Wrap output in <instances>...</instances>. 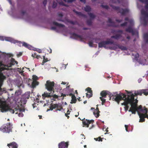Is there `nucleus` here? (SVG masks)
<instances>
[{"mask_svg": "<svg viewBox=\"0 0 148 148\" xmlns=\"http://www.w3.org/2000/svg\"><path fill=\"white\" fill-rule=\"evenodd\" d=\"M5 37L3 36H0V40L3 41L4 40Z\"/></svg>", "mask_w": 148, "mask_h": 148, "instance_id": "nucleus-57", "label": "nucleus"}, {"mask_svg": "<svg viewBox=\"0 0 148 148\" xmlns=\"http://www.w3.org/2000/svg\"><path fill=\"white\" fill-rule=\"evenodd\" d=\"M58 16L59 17H62L63 16V15L62 13H59L58 14Z\"/></svg>", "mask_w": 148, "mask_h": 148, "instance_id": "nucleus-59", "label": "nucleus"}, {"mask_svg": "<svg viewBox=\"0 0 148 148\" xmlns=\"http://www.w3.org/2000/svg\"><path fill=\"white\" fill-rule=\"evenodd\" d=\"M100 95L101 96L99 98L102 101L101 104L102 105H103L106 101V99H105V98L106 97L107 95H108L110 98V100H111L112 97L113 96V95L107 90L102 91L101 92Z\"/></svg>", "mask_w": 148, "mask_h": 148, "instance_id": "nucleus-3", "label": "nucleus"}, {"mask_svg": "<svg viewBox=\"0 0 148 148\" xmlns=\"http://www.w3.org/2000/svg\"><path fill=\"white\" fill-rule=\"evenodd\" d=\"M57 3L55 2V1H54L53 2V3L52 6V8H56L57 6Z\"/></svg>", "mask_w": 148, "mask_h": 148, "instance_id": "nucleus-44", "label": "nucleus"}, {"mask_svg": "<svg viewBox=\"0 0 148 148\" xmlns=\"http://www.w3.org/2000/svg\"><path fill=\"white\" fill-rule=\"evenodd\" d=\"M47 62V61H45V60L44 59V60H43V61L42 62V65H44V63L46 62Z\"/></svg>", "mask_w": 148, "mask_h": 148, "instance_id": "nucleus-62", "label": "nucleus"}, {"mask_svg": "<svg viewBox=\"0 0 148 148\" xmlns=\"http://www.w3.org/2000/svg\"><path fill=\"white\" fill-rule=\"evenodd\" d=\"M138 113L140 118L139 122H142L145 121V114L140 113L139 111H138Z\"/></svg>", "mask_w": 148, "mask_h": 148, "instance_id": "nucleus-20", "label": "nucleus"}, {"mask_svg": "<svg viewBox=\"0 0 148 148\" xmlns=\"http://www.w3.org/2000/svg\"><path fill=\"white\" fill-rule=\"evenodd\" d=\"M125 130H126V131L127 132H129V131L128 130V129H127L128 125H125Z\"/></svg>", "mask_w": 148, "mask_h": 148, "instance_id": "nucleus-58", "label": "nucleus"}, {"mask_svg": "<svg viewBox=\"0 0 148 148\" xmlns=\"http://www.w3.org/2000/svg\"><path fill=\"white\" fill-rule=\"evenodd\" d=\"M92 93H90L89 94H88V93L86 94V96L88 98H90L92 96Z\"/></svg>", "mask_w": 148, "mask_h": 148, "instance_id": "nucleus-47", "label": "nucleus"}, {"mask_svg": "<svg viewBox=\"0 0 148 148\" xmlns=\"http://www.w3.org/2000/svg\"><path fill=\"white\" fill-rule=\"evenodd\" d=\"M38 77L36 75H33L32 76L33 81H37V80L38 79Z\"/></svg>", "mask_w": 148, "mask_h": 148, "instance_id": "nucleus-42", "label": "nucleus"}, {"mask_svg": "<svg viewBox=\"0 0 148 148\" xmlns=\"http://www.w3.org/2000/svg\"><path fill=\"white\" fill-rule=\"evenodd\" d=\"M86 90L89 93H92V90H91V89L90 87H88L86 89Z\"/></svg>", "mask_w": 148, "mask_h": 148, "instance_id": "nucleus-41", "label": "nucleus"}, {"mask_svg": "<svg viewBox=\"0 0 148 148\" xmlns=\"http://www.w3.org/2000/svg\"><path fill=\"white\" fill-rule=\"evenodd\" d=\"M116 32H117V33H121V34H122L123 33V31L122 30H117V31H116Z\"/></svg>", "mask_w": 148, "mask_h": 148, "instance_id": "nucleus-55", "label": "nucleus"}, {"mask_svg": "<svg viewBox=\"0 0 148 148\" xmlns=\"http://www.w3.org/2000/svg\"><path fill=\"white\" fill-rule=\"evenodd\" d=\"M94 120H84L82 121L83 124V126H86L88 127L89 124L90 123H92L94 122Z\"/></svg>", "mask_w": 148, "mask_h": 148, "instance_id": "nucleus-17", "label": "nucleus"}, {"mask_svg": "<svg viewBox=\"0 0 148 148\" xmlns=\"http://www.w3.org/2000/svg\"><path fill=\"white\" fill-rule=\"evenodd\" d=\"M101 6L106 9H108L109 8L108 6L107 5H103L101 4Z\"/></svg>", "mask_w": 148, "mask_h": 148, "instance_id": "nucleus-43", "label": "nucleus"}, {"mask_svg": "<svg viewBox=\"0 0 148 148\" xmlns=\"http://www.w3.org/2000/svg\"><path fill=\"white\" fill-rule=\"evenodd\" d=\"M52 92H50V93H47V92H44V93L42 94V98L45 97H52V95H53V93L52 94Z\"/></svg>", "mask_w": 148, "mask_h": 148, "instance_id": "nucleus-23", "label": "nucleus"}, {"mask_svg": "<svg viewBox=\"0 0 148 148\" xmlns=\"http://www.w3.org/2000/svg\"><path fill=\"white\" fill-rule=\"evenodd\" d=\"M119 49H121L122 50H127V48L124 46L120 45L119 44L115 45Z\"/></svg>", "mask_w": 148, "mask_h": 148, "instance_id": "nucleus-30", "label": "nucleus"}, {"mask_svg": "<svg viewBox=\"0 0 148 148\" xmlns=\"http://www.w3.org/2000/svg\"><path fill=\"white\" fill-rule=\"evenodd\" d=\"M121 36L120 34H117L115 35L112 36H111V38H113L116 40L119 39Z\"/></svg>", "mask_w": 148, "mask_h": 148, "instance_id": "nucleus-34", "label": "nucleus"}, {"mask_svg": "<svg viewBox=\"0 0 148 148\" xmlns=\"http://www.w3.org/2000/svg\"><path fill=\"white\" fill-rule=\"evenodd\" d=\"M17 111L16 112V114L17 113L18 111L19 112V113L18 114V116L19 117H22L23 116V114L22 112H24L25 111V110L24 109H15V111Z\"/></svg>", "mask_w": 148, "mask_h": 148, "instance_id": "nucleus-22", "label": "nucleus"}, {"mask_svg": "<svg viewBox=\"0 0 148 148\" xmlns=\"http://www.w3.org/2000/svg\"><path fill=\"white\" fill-rule=\"evenodd\" d=\"M147 90H141L135 91L134 92V96H137L138 95L141 96L143 93L145 95L147 96L148 95V93L146 92Z\"/></svg>", "mask_w": 148, "mask_h": 148, "instance_id": "nucleus-11", "label": "nucleus"}, {"mask_svg": "<svg viewBox=\"0 0 148 148\" xmlns=\"http://www.w3.org/2000/svg\"><path fill=\"white\" fill-rule=\"evenodd\" d=\"M99 112L94 111L93 113V114L95 116V117L96 118H97L99 116Z\"/></svg>", "mask_w": 148, "mask_h": 148, "instance_id": "nucleus-40", "label": "nucleus"}, {"mask_svg": "<svg viewBox=\"0 0 148 148\" xmlns=\"http://www.w3.org/2000/svg\"><path fill=\"white\" fill-rule=\"evenodd\" d=\"M53 24L54 25H55L60 27H65L64 25L61 24L59 23H58L55 21H54L53 22Z\"/></svg>", "mask_w": 148, "mask_h": 148, "instance_id": "nucleus-33", "label": "nucleus"}, {"mask_svg": "<svg viewBox=\"0 0 148 148\" xmlns=\"http://www.w3.org/2000/svg\"><path fill=\"white\" fill-rule=\"evenodd\" d=\"M4 40L7 41H10L14 43V42L17 41L13 40L11 38L9 37H5Z\"/></svg>", "mask_w": 148, "mask_h": 148, "instance_id": "nucleus-36", "label": "nucleus"}, {"mask_svg": "<svg viewBox=\"0 0 148 148\" xmlns=\"http://www.w3.org/2000/svg\"><path fill=\"white\" fill-rule=\"evenodd\" d=\"M73 11L77 15L79 16H85L84 14H82L81 12H77L75 10H73Z\"/></svg>", "mask_w": 148, "mask_h": 148, "instance_id": "nucleus-37", "label": "nucleus"}, {"mask_svg": "<svg viewBox=\"0 0 148 148\" xmlns=\"http://www.w3.org/2000/svg\"><path fill=\"white\" fill-rule=\"evenodd\" d=\"M80 1L84 3H85L86 2L85 0H80Z\"/></svg>", "mask_w": 148, "mask_h": 148, "instance_id": "nucleus-64", "label": "nucleus"}, {"mask_svg": "<svg viewBox=\"0 0 148 148\" xmlns=\"http://www.w3.org/2000/svg\"><path fill=\"white\" fill-rule=\"evenodd\" d=\"M61 108L60 106L57 104H53L51 103L50 105V109L51 110L53 109H55L56 110H60V109Z\"/></svg>", "mask_w": 148, "mask_h": 148, "instance_id": "nucleus-13", "label": "nucleus"}, {"mask_svg": "<svg viewBox=\"0 0 148 148\" xmlns=\"http://www.w3.org/2000/svg\"><path fill=\"white\" fill-rule=\"evenodd\" d=\"M87 23L88 25H90L92 24V22L90 20H88L87 21Z\"/></svg>", "mask_w": 148, "mask_h": 148, "instance_id": "nucleus-45", "label": "nucleus"}, {"mask_svg": "<svg viewBox=\"0 0 148 148\" xmlns=\"http://www.w3.org/2000/svg\"><path fill=\"white\" fill-rule=\"evenodd\" d=\"M102 139L101 138V137H98V141H102Z\"/></svg>", "mask_w": 148, "mask_h": 148, "instance_id": "nucleus-61", "label": "nucleus"}, {"mask_svg": "<svg viewBox=\"0 0 148 148\" xmlns=\"http://www.w3.org/2000/svg\"><path fill=\"white\" fill-rule=\"evenodd\" d=\"M143 3H144L145 4V8L147 10H148V0H139Z\"/></svg>", "mask_w": 148, "mask_h": 148, "instance_id": "nucleus-27", "label": "nucleus"}, {"mask_svg": "<svg viewBox=\"0 0 148 148\" xmlns=\"http://www.w3.org/2000/svg\"><path fill=\"white\" fill-rule=\"evenodd\" d=\"M136 108V103H132V104L131 107L129 110V111L131 112L132 114H135L136 111L137 112L138 111H139L137 110Z\"/></svg>", "mask_w": 148, "mask_h": 148, "instance_id": "nucleus-12", "label": "nucleus"}, {"mask_svg": "<svg viewBox=\"0 0 148 148\" xmlns=\"http://www.w3.org/2000/svg\"><path fill=\"white\" fill-rule=\"evenodd\" d=\"M12 125L10 123L4 124L0 128L1 131L3 132L9 133L12 132Z\"/></svg>", "mask_w": 148, "mask_h": 148, "instance_id": "nucleus-4", "label": "nucleus"}, {"mask_svg": "<svg viewBox=\"0 0 148 148\" xmlns=\"http://www.w3.org/2000/svg\"><path fill=\"white\" fill-rule=\"evenodd\" d=\"M37 51L39 53H41L42 52V50L40 49H38L37 50Z\"/></svg>", "mask_w": 148, "mask_h": 148, "instance_id": "nucleus-63", "label": "nucleus"}, {"mask_svg": "<svg viewBox=\"0 0 148 148\" xmlns=\"http://www.w3.org/2000/svg\"><path fill=\"white\" fill-rule=\"evenodd\" d=\"M141 14L144 16L143 19V25L144 26H146L148 21V11L142 9L141 10Z\"/></svg>", "mask_w": 148, "mask_h": 148, "instance_id": "nucleus-8", "label": "nucleus"}, {"mask_svg": "<svg viewBox=\"0 0 148 148\" xmlns=\"http://www.w3.org/2000/svg\"><path fill=\"white\" fill-rule=\"evenodd\" d=\"M139 54L138 53H137L135 55V58L136 59H137L139 57Z\"/></svg>", "mask_w": 148, "mask_h": 148, "instance_id": "nucleus-54", "label": "nucleus"}, {"mask_svg": "<svg viewBox=\"0 0 148 148\" xmlns=\"http://www.w3.org/2000/svg\"><path fill=\"white\" fill-rule=\"evenodd\" d=\"M43 3L44 5V6H45L47 3V0H44L43 2Z\"/></svg>", "mask_w": 148, "mask_h": 148, "instance_id": "nucleus-56", "label": "nucleus"}, {"mask_svg": "<svg viewBox=\"0 0 148 148\" xmlns=\"http://www.w3.org/2000/svg\"><path fill=\"white\" fill-rule=\"evenodd\" d=\"M110 6L113 9L117 10L118 11V13H120L122 15H125L129 12V10L127 8H121L119 7L116 6L112 5H111Z\"/></svg>", "mask_w": 148, "mask_h": 148, "instance_id": "nucleus-7", "label": "nucleus"}, {"mask_svg": "<svg viewBox=\"0 0 148 148\" xmlns=\"http://www.w3.org/2000/svg\"><path fill=\"white\" fill-rule=\"evenodd\" d=\"M109 48L110 49H112V50H115L116 49V48L114 47H110Z\"/></svg>", "mask_w": 148, "mask_h": 148, "instance_id": "nucleus-60", "label": "nucleus"}, {"mask_svg": "<svg viewBox=\"0 0 148 148\" xmlns=\"http://www.w3.org/2000/svg\"><path fill=\"white\" fill-rule=\"evenodd\" d=\"M91 8L90 6L87 5L84 8V10L86 12H89L91 11Z\"/></svg>", "mask_w": 148, "mask_h": 148, "instance_id": "nucleus-35", "label": "nucleus"}, {"mask_svg": "<svg viewBox=\"0 0 148 148\" xmlns=\"http://www.w3.org/2000/svg\"><path fill=\"white\" fill-rule=\"evenodd\" d=\"M23 53L22 52H20L18 53L17 54L16 56L17 57H19L21 56L22 55Z\"/></svg>", "mask_w": 148, "mask_h": 148, "instance_id": "nucleus-50", "label": "nucleus"}, {"mask_svg": "<svg viewBox=\"0 0 148 148\" xmlns=\"http://www.w3.org/2000/svg\"><path fill=\"white\" fill-rule=\"evenodd\" d=\"M7 146L9 148H18V144L14 142H13L10 143L8 144Z\"/></svg>", "mask_w": 148, "mask_h": 148, "instance_id": "nucleus-19", "label": "nucleus"}, {"mask_svg": "<svg viewBox=\"0 0 148 148\" xmlns=\"http://www.w3.org/2000/svg\"><path fill=\"white\" fill-rule=\"evenodd\" d=\"M39 84V82L37 81H33L32 84L31 85V87L32 88H34L36 86Z\"/></svg>", "mask_w": 148, "mask_h": 148, "instance_id": "nucleus-32", "label": "nucleus"}, {"mask_svg": "<svg viewBox=\"0 0 148 148\" xmlns=\"http://www.w3.org/2000/svg\"><path fill=\"white\" fill-rule=\"evenodd\" d=\"M88 14L92 19H94L96 17V16L91 13H88Z\"/></svg>", "mask_w": 148, "mask_h": 148, "instance_id": "nucleus-39", "label": "nucleus"}, {"mask_svg": "<svg viewBox=\"0 0 148 148\" xmlns=\"http://www.w3.org/2000/svg\"><path fill=\"white\" fill-rule=\"evenodd\" d=\"M93 42L92 41H89L88 42V44L89 46L90 47H93Z\"/></svg>", "mask_w": 148, "mask_h": 148, "instance_id": "nucleus-48", "label": "nucleus"}, {"mask_svg": "<svg viewBox=\"0 0 148 148\" xmlns=\"http://www.w3.org/2000/svg\"><path fill=\"white\" fill-rule=\"evenodd\" d=\"M72 37L74 39H79L80 40L82 41L83 38L82 36L78 35L75 33H73L71 34Z\"/></svg>", "mask_w": 148, "mask_h": 148, "instance_id": "nucleus-18", "label": "nucleus"}, {"mask_svg": "<svg viewBox=\"0 0 148 148\" xmlns=\"http://www.w3.org/2000/svg\"><path fill=\"white\" fill-rule=\"evenodd\" d=\"M18 43L19 45L21 44H22V46L25 47L26 48H28L29 49H31L32 48L31 46L27 44L25 42H22L20 41H16L15 42H14V43Z\"/></svg>", "mask_w": 148, "mask_h": 148, "instance_id": "nucleus-16", "label": "nucleus"}, {"mask_svg": "<svg viewBox=\"0 0 148 148\" xmlns=\"http://www.w3.org/2000/svg\"><path fill=\"white\" fill-rule=\"evenodd\" d=\"M125 31L127 32L131 33L132 35H135L138 34L137 32L134 29L131 27L129 26L126 29Z\"/></svg>", "mask_w": 148, "mask_h": 148, "instance_id": "nucleus-14", "label": "nucleus"}, {"mask_svg": "<svg viewBox=\"0 0 148 148\" xmlns=\"http://www.w3.org/2000/svg\"><path fill=\"white\" fill-rule=\"evenodd\" d=\"M135 101L134 98V95L133 94H131L130 95H128L127 98L124 99V102L121 103L122 105H124L125 106V110L127 111L129 108L128 105L129 103L131 104L133 103V102Z\"/></svg>", "mask_w": 148, "mask_h": 148, "instance_id": "nucleus-1", "label": "nucleus"}, {"mask_svg": "<svg viewBox=\"0 0 148 148\" xmlns=\"http://www.w3.org/2000/svg\"><path fill=\"white\" fill-rule=\"evenodd\" d=\"M126 97L127 95L125 94L122 93L121 95L118 94H116L115 95H113V96L112 97V98L113 100L115 101L118 104H119L120 101L122 100L124 101V99L127 98Z\"/></svg>", "mask_w": 148, "mask_h": 148, "instance_id": "nucleus-6", "label": "nucleus"}, {"mask_svg": "<svg viewBox=\"0 0 148 148\" xmlns=\"http://www.w3.org/2000/svg\"><path fill=\"white\" fill-rule=\"evenodd\" d=\"M1 107V112H6L7 111H9L12 113H14L15 110L12 109L10 108L9 106L7 104L5 101H3L0 99Z\"/></svg>", "mask_w": 148, "mask_h": 148, "instance_id": "nucleus-2", "label": "nucleus"}, {"mask_svg": "<svg viewBox=\"0 0 148 148\" xmlns=\"http://www.w3.org/2000/svg\"><path fill=\"white\" fill-rule=\"evenodd\" d=\"M30 95V92H26L23 96V98L25 99H28L29 98Z\"/></svg>", "mask_w": 148, "mask_h": 148, "instance_id": "nucleus-29", "label": "nucleus"}, {"mask_svg": "<svg viewBox=\"0 0 148 148\" xmlns=\"http://www.w3.org/2000/svg\"><path fill=\"white\" fill-rule=\"evenodd\" d=\"M110 39H108L107 41H103L100 42L98 43V47H99L101 48L104 47L106 48V45L109 44H113L115 45L114 43V42L113 41H110Z\"/></svg>", "mask_w": 148, "mask_h": 148, "instance_id": "nucleus-10", "label": "nucleus"}, {"mask_svg": "<svg viewBox=\"0 0 148 148\" xmlns=\"http://www.w3.org/2000/svg\"><path fill=\"white\" fill-rule=\"evenodd\" d=\"M69 95L70 96H71L72 98L71 102L70 103L71 104L75 103L77 101V99L75 95L72 93H70L69 94Z\"/></svg>", "mask_w": 148, "mask_h": 148, "instance_id": "nucleus-21", "label": "nucleus"}, {"mask_svg": "<svg viewBox=\"0 0 148 148\" xmlns=\"http://www.w3.org/2000/svg\"><path fill=\"white\" fill-rule=\"evenodd\" d=\"M52 97H53V98H56V99H58V95H52Z\"/></svg>", "mask_w": 148, "mask_h": 148, "instance_id": "nucleus-52", "label": "nucleus"}, {"mask_svg": "<svg viewBox=\"0 0 148 148\" xmlns=\"http://www.w3.org/2000/svg\"><path fill=\"white\" fill-rule=\"evenodd\" d=\"M5 78V77L2 74L0 75V95H1L3 93H5L6 92L5 88H1L3 84V80Z\"/></svg>", "mask_w": 148, "mask_h": 148, "instance_id": "nucleus-9", "label": "nucleus"}, {"mask_svg": "<svg viewBox=\"0 0 148 148\" xmlns=\"http://www.w3.org/2000/svg\"><path fill=\"white\" fill-rule=\"evenodd\" d=\"M140 112L145 113L144 114H147L148 110L147 108H146L145 107H144Z\"/></svg>", "mask_w": 148, "mask_h": 148, "instance_id": "nucleus-38", "label": "nucleus"}, {"mask_svg": "<svg viewBox=\"0 0 148 148\" xmlns=\"http://www.w3.org/2000/svg\"><path fill=\"white\" fill-rule=\"evenodd\" d=\"M108 22L111 23L110 24L108 25L109 26H112L114 27H117V26L115 24V23L113 21L111 18H109L108 19Z\"/></svg>", "mask_w": 148, "mask_h": 148, "instance_id": "nucleus-26", "label": "nucleus"}, {"mask_svg": "<svg viewBox=\"0 0 148 148\" xmlns=\"http://www.w3.org/2000/svg\"><path fill=\"white\" fill-rule=\"evenodd\" d=\"M59 4L60 5H63V6H68L65 5L64 3L62 2V1H61L59 3Z\"/></svg>", "mask_w": 148, "mask_h": 148, "instance_id": "nucleus-51", "label": "nucleus"}, {"mask_svg": "<svg viewBox=\"0 0 148 148\" xmlns=\"http://www.w3.org/2000/svg\"><path fill=\"white\" fill-rule=\"evenodd\" d=\"M64 1L66 2H67L68 3H72L74 1H75V0H63Z\"/></svg>", "mask_w": 148, "mask_h": 148, "instance_id": "nucleus-49", "label": "nucleus"}, {"mask_svg": "<svg viewBox=\"0 0 148 148\" xmlns=\"http://www.w3.org/2000/svg\"><path fill=\"white\" fill-rule=\"evenodd\" d=\"M127 24V22H125L124 23H122L121 24V27L126 26Z\"/></svg>", "mask_w": 148, "mask_h": 148, "instance_id": "nucleus-46", "label": "nucleus"}, {"mask_svg": "<svg viewBox=\"0 0 148 148\" xmlns=\"http://www.w3.org/2000/svg\"><path fill=\"white\" fill-rule=\"evenodd\" d=\"M55 83L54 82H51L50 80H47L45 84V88L47 90L52 93L54 92V86Z\"/></svg>", "mask_w": 148, "mask_h": 148, "instance_id": "nucleus-5", "label": "nucleus"}, {"mask_svg": "<svg viewBox=\"0 0 148 148\" xmlns=\"http://www.w3.org/2000/svg\"><path fill=\"white\" fill-rule=\"evenodd\" d=\"M135 101H134L133 102V103H136V109L138 111L139 110L140 111V112L141 110H142L143 108H142V106L141 105H140L138 107L137 106V103H138V101L136 99V100H135Z\"/></svg>", "mask_w": 148, "mask_h": 148, "instance_id": "nucleus-28", "label": "nucleus"}, {"mask_svg": "<svg viewBox=\"0 0 148 148\" xmlns=\"http://www.w3.org/2000/svg\"><path fill=\"white\" fill-rule=\"evenodd\" d=\"M70 23L73 25H75L76 24L77 22L76 21H71Z\"/></svg>", "mask_w": 148, "mask_h": 148, "instance_id": "nucleus-53", "label": "nucleus"}, {"mask_svg": "<svg viewBox=\"0 0 148 148\" xmlns=\"http://www.w3.org/2000/svg\"><path fill=\"white\" fill-rule=\"evenodd\" d=\"M69 145V142H65L64 141L61 142L58 144L59 148H68Z\"/></svg>", "mask_w": 148, "mask_h": 148, "instance_id": "nucleus-15", "label": "nucleus"}, {"mask_svg": "<svg viewBox=\"0 0 148 148\" xmlns=\"http://www.w3.org/2000/svg\"><path fill=\"white\" fill-rule=\"evenodd\" d=\"M126 21H128V23H130V26H132L134 25V22L133 19H129L128 17H126L125 19Z\"/></svg>", "mask_w": 148, "mask_h": 148, "instance_id": "nucleus-25", "label": "nucleus"}, {"mask_svg": "<svg viewBox=\"0 0 148 148\" xmlns=\"http://www.w3.org/2000/svg\"><path fill=\"white\" fill-rule=\"evenodd\" d=\"M144 40L146 43H148V33H146L143 35Z\"/></svg>", "mask_w": 148, "mask_h": 148, "instance_id": "nucleus-31", "label": "nucleus"}, {"mask_svg": "<svg viewBox=\"0 0 148 148\" xmlns=\"http://www.w3.org/2000/svg\"><path fill=\"white\" fill-rule=\"evenodd\" d=\"M18 62L16 61H15L14 59V58H12L11 60L10 64L8 66V67H11L12 66L15 65V64H18Z\"/></svg>", "mask_w": 148, "mask_h": 148, "instance_id": "nucleus-24", "label": "nucleus"}]
</instances>
